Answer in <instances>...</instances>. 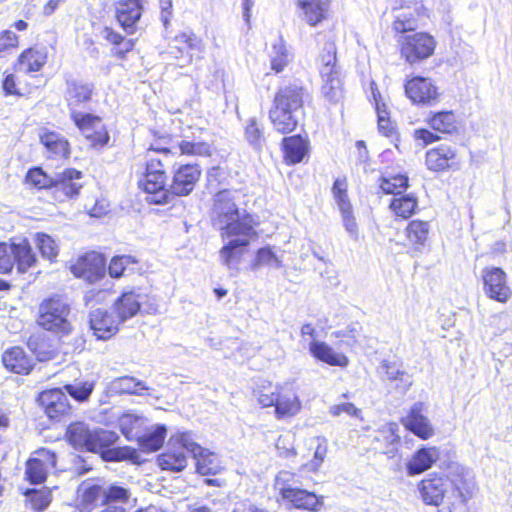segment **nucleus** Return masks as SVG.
<instances>
[{
    "instance_id": "f257e3e1",
    "label": "nucleus",
    "mask_w": 512,
    "mask_h": 512,
    "mask_svg": "<svg viewBox=\"0 0 512 512\" xmlns=\"http://www.w3.org/2000/svg\"><path fill=\"white\" fill-rule=\"evenodd\" d=\"M242 194L239 190L224 189L213 198L212 219L221 235L242 232L249 233L256 222L246 209L240 208Z\"/></svg>"
},
{
    "instance_id": "f03ea898",
    "label": "nucleus",
    "mask_w": 512,
    "mask_h": 512,
    "mask_svg": "<svg viewBox=\"0 0 512 512\" xmlns=\"http://www.w3.org/2000/svg\"><path fill=\"white\" fill-rule=\"evenodd\" d=\"M304 89L296 84L281 87L275 94L269 119L276 131L292 132L298 125V114L303 107Z\"/></svg>"
},
{
    "instance_id": "7ed1b4c3",
    "label": "nucleus",
    "mask_w": 512,
    "mask_h": 512,
    "mask_svg": "<svg viewBox=\"0 0 512 512\" xmlns=\"http://www.w3.org/2000/svg\"><path fill=\"white\" fill-rule=\"evenodd\" d=\"M70 313L69 303L60 296H53L40 304L37 323L41 328L54 333L59 338L69 336L73 331Z\"/></svg>"
},
{
    "instance_id": "20e7f679",
    "label": "nucleus",
    "mask_w": 512,
    "mask_h": 512,
    "mask_svg": "<svg viewBox=\"0 0 512 512\" xmlns=\"http://www.w3.org/2000/svg\"><path fill=\"white\" fill-rule=\"evenodd\" d=\"M139 187L147 194V202L158 205L169 202L171 189H167V176L161 160L151 158L147 162L146 173Z\"/></svg>"
},
{
    "instance_id": "39448f33",
    "label": "nucleus",
    "mask_w": 512,
    "mask_h": 512,
    "mask_svg": "<svg viewBox=\"0 0 512 512\" xmlns=\"http://www.w3.org/2000/svg\"><path fill=\"white\" fill-rule=\"evenodd\" d=\"M35 261V254L26 239L0 243V273L11 272L15 264L19 273H25Z\"/></svg>"
},
{
    "instance_id": "423d86ee",
    "label": "nucleus",
    "mask_w": 512,
    "mask_h": 512,
    "mask_svg": "<svg viewBox=\"0 0 512 512\" xmlns=\"http://www.w3.org/2000/svg\"><path fill=\"white\" fill-rule=\"evenodd\" d=\"M175 442L189 452L196 461L197 472L201 475H216L223 469L219 456L195 442L191 432L179 433Z\"/></svg>"
},
{
    "instance_id": "0eeeda50",
    "label": "nucleus",
    "mask_w": 512,
    "mask_h": 512,
    "mask_svg": "<svg viewBox=\"0 0 512 512\" xmlns=\"http://www.w3.org/2000/svg\"><path fill=\"white\" fill-rule=\"evenodd\" d=\"M221 237L227 242L219 251L220 261L231 271L232 275H235L239 272L242 258L247 252L251 240L257 237V232L254 228L246 234L238 231L234 234L221 235Z\"/></svg>"
},
{
    "instance_id": "6e6552de",
    "label": "nucleus",
    "mask_w": 512,
    "mask_h": 512,
    "mask_svg": "<svg viewBox=\"0 0 512 512\" xmlns=\"http://www.w3.org/2000/svg\"><path fill=\"white\" fill-rule=\"evenodd\" d=\"M437 42L428 33L418 32L403 36L400 41L401 57L409 64H416L431 57Z\"/></svg>"
},
{
    "instance_id": "1a4fd4ad",
    "label": "nucleus",
    "mask_w": 512,
    "mask_h": 512,
    "mask_svg": "<svg viewBox=\"0 0 512 512\" xmlns=\"http://www.w3.org/2000/svg\"><path fill=\"white\" fill-rule=\"evenodd\" d=\"M483 290L486 296L499 303H506L512 296L507 275L499 267H486L482 271Z\"/></svg>"
},
{
    "instance_id": "9d476101",
    "label": "nucleus",
    "mask_w": 512,
    "mask_h": 512,
    "mask_svg": "<svg viewBox=\"0 0 512 512\" xmlns=\"http://www.w3.org/2000/svg\"><path fill=\"white\" fill-rule=\"evenodd\" d=\"M325 62L321 68L322 95L330 102H338L343 98V83L339 69L336 67L335 54H328L323 58Z\"/></svg>"
},
{
    "instance_id": "9b49d317",
    "label": "nucleus",
    "mask_w": 512,
    "mask_h": 512,
    "mask_svg": "<svg viewBox=\"0 0 512 512\" xmlns=\"http://www.w3.org/2000/svg\"><path fill=\"white\" fill-rule=\"evenodd\" d=\"M334 200L340 210L342 223L345 230L351 238L358 240V225L353 215L352 205L347 195V181L344 178H338L334 181L332 187Z\"/></svg>"
},
{
    "instance_id": "f8f14e48",
    "label": "nucleus",
    "mask_w": 512,
    "mask_h": 512,
    "mask_svg": "<svg viewBox=\"0 0 512 512\" xmlns=\"http://www.w3.org/2000/svg\"><path fill=\"white\" fill-rule=\"evenodd\" d=\"M55 464L54 452L45 448L39 449L26 463V477L32 484H41L46 480L47 474L55 467Z\"/></svg>"
},
{
    "instance_id": "ddd939ff",
    "label": "nucleus",
    "mask_w": 512,
    "mask_h": 512,
    "mask_svg": "<svg viewBox=\"0 0 512 512\" xmlns=\"http://www.w3.org/2000/svg\"><path fill=\"white\" fill-rule=\"evenodd\" d=\"M118 440V435L109 430L95 429L91 435V441L88 447L89 452L100 453L105 461H119L125 455L119 448H111Z\"/></svg>"
},
{
    "instance_id": "4468645a",
    "label": "nucleus",
    "mask_w": 512,
    "mask_h": 512,
    "mask_svg": "<svg viewBox=\"0 0 512 512\" xmlns=\"http://www.w3.org/2000/svg\"><path fill=\"white\" fill-rule=\"evenodd\" d=\"M405 93L414 104L432 105L438 101V88L430 78L414 77L405 84Z\"/></svg>"
},
{
    "instance_id": "2eb2a0df",
    "label": "nucleus",
    "mask_w": 512,
    "mask_h": 512,
    "mask_svg": "<svg viewBox=\"0 0 512 512\" xmlns=\"http://www.w3.org/2000/svg\"><path fill=\"white\" fill-rule=\"evenodd\" d=\"M71 271L76 277L95 283L105 275V259L97 252L87 253L72 265Z\"/></svg>"
},
{
    "instance_id": "dca6fc26",
    "label": "nucleus",
    "mask_w": 512,
    "mask_h": 512,
    "mask_svg": "<svg viewBox=\"0 0 512 512\" xmlns=\"http://www.w3.org/2000/svg\"><path fill=\"white\" fill-rule=\"evenodd\" d=\"M301 409L302 402L292 387L282 385L278 388V397L274 405V415L277 420L293 418L300 413Z\"/></svg>"
},
{
    "instance_id": "f3484780",
    "label": "nucleus",
    "mask_w": 512,
    "mask_h": 512,
    "mask_svg": "<svg viewBox=\"0 0 512 512\" xmlns=\"http://www.w3.org/2000/svg\"><path fill=\"white\" fill-rule=\"evenodd\" d=\"M39 402L50 419H60L70 413L71 406L66 394L59 388L45 390L39 395Z\"/></svg>"
},
{
    "instance_id": "a211bd4d",
    "label": "nucleus",
    "mask_w": 512,
    "mask_h": 512,
    "mask_svg": "<svg viewBox=\"0 0 512 512\" xmlns=\"http://www.w3.org/2000/svg\"><path fill=\"white\" fill-rule=\"evenodd\" d=\"M200 175L201 170L198 165L186 164L178 167L174 172L170 186L171 195H189L193 191Z\"/></svg>"
},
{
    "instance_id": "6ab92c4d",
    "label": "nucleus",
    "mask_w": 512,
    "mask_h": 512,
    "mask_svg": "<svg viewBox=\"0 0 512 512\" xmlns=\"http://www.w3.org/2000/svg\"><path fill=\"white\" fill-rule=\"evenodd\" d=\"M94 86L92 83L78 79L66 81L65 100L70 113L84 107L92 98Z\"/></svg>"
},
{
    "instance_id": "aec40b11",
    "label": "nucleus",
    "mask_w": 512,
    "mask_h": 512,
    "mask_svg": "<svg viewBox=\"0 0 512 512\" xmlns=\"http://www.w3.org/2000/svg\"><path fill=\"white\" fill-rule=\"evenodd\" d=\"M146 296L139 289L123 292L115 301L113 308L121 322L134 317L140 310Z\"/></svg>"
},
{
    "instance_id": "412c9836",
    "label": "nucleus",
    "mask_w": 512,
    "mask_h": 512,
    "mask_svg": "<svg viewBox=\"0 0 512 512\" xmlns=\"http://www.w3.org/2000/svg\"><path fill=\"white\" fill-rule=\"evenodd\" d=\"M143 10V0H119L116 8V17L120 25L128 34H132Z\"/></svg>"
},
{
    "instance_id": "4be33fe9",
    "label": "nucleus",
    "mask_w": 512,
    "mask_h": 512,
    "mask_svg": "<svg viewBox=\"0 0 512 512\" xmlns=\"http://www.w3.org/2000/svg\"><path fill=\"white\" fill-rule=\"evenodd\" d=\"M424 404L415 403L409 414L403 419L404 426L422 439H428L434 434V430L428 418L423 414Z\"/></svg>"
},
{
    "instance_id": "5701e85b",
    "label": "nucleus",
    "mask_w": 512,
    "mask_h": 512,
    "mask_svg": "<svg viewBox=\"0 0 512 512\" xmlns=\"http://www.w3.org/2000/svg\"><path fill=\"white\" fill-rule=\"evenodd\" d=\"M90 327L98 339L106 340L112 337L117 331L119 318H114L107 311L102 309L93 310L90 313Z\"/></svg>"
},
{
    "instance_id": "b1692460",
    "label": "nucleus",
    "mask_w": 512,
    "mask_h": 512,
    "mask_svg": "<svg viewBox=\"0 0 512 512\" xmlns=\"http://www.w3.org/2000/svg\"><path fill=\"white\" fill-rule=\"evenodd\" d=\"M426 165L429 170L441 171L454 167L458 168L459 161L454 149L447 145H441L427 151Z\"/></svg>"
},
{
    "instance_id": "393cba45",
    "label": "nucleus",
    "mask_w": 512,
    "mask_h": 512,
    "mask_svg": "<svg viewBox=\"0 0 512 512\" xmlns=\"http://www.w3.org/2000/svg\"><path fill=\"white\" fill-rule=\"evenodd\" d=\"M81 179L82 172L71 168L65 169L54 175L53 187L65 197L73 198L78 196L82 188Z\"/></svg>"
},
{
    "instance_id": "a878e982",
    "label": "nucleus",
    "mask_w": 512,
    "mask_h": 512,
    "mask_svg": "<svg viewBox=\"0 0 512 512\" xmlns=\"http://www.w3.org/2000/svg\"><path fill=\"white\" fill-rule=\"evenodd\" d=\"M449 480L442 477L424 479L420 483V494L427 505L438 506L442 503Z\"/></svg>"
},
{
    "instance_id": "bb28decb",
    "label": "nucleus",
    "mask_w": 512,
    "mask_h": 512,
    "mask_svg": "<svg viewBox=\"0 0 512 512\" xmlns=\"http://www.w3.org/2000/svg\"><path fill=\"white\" fill-rule=\"evenodd\" d=\"M201 50V41L194 34H180L174 38L172 44L169 46V54L175 58L180 56L183 59L184 66L192 61V55L190 51Z\"/></svg>"
},
{
    "instance_id": "cd10ccee",
    "label": "nucleus",
    "mask_w": 512,
    "mask_h": 512,
    "mask_svg": "<svg viewBox=\"0 0 512 512\" xmlns=\"http://www.w3.org/2000/svg\"><path fill=\"white\" fill-rule=\"evenodd\" d=\"M400 437L398 435V425L396 423H387L376 432L375 442L378 444L375 448L382 453L393 457L397 451Z\"/></svg>"
},
{
    "instance_id": "c85d7f7f",
    "label": "nucleus",
    "mask_w": 512,
    "mask_h": 512,
    "mask_svg": "<svg viewBox=\"0 0 512 512\" xmlns=\"http://www.w3.org/2000/svg\"><path fill=\"white\" fill-rule=\"evenodd\" d=\"M406 239L409 246L421 252L429 240L430 223L423 220H412L405 229Z\"/></svg>"
},
{
    "instance_id": "c756f323",
    "label": "nucleus",
    "mask_w": 512,
    "mask_h": 512,
    "mask_svg": "<svg viewBox=\"0 0 512 512\" xmlns=\"http://www.w3.org/2000/svg\"><path fill=\"white\" fill-rule=\"evenodd\" d=\"M284 501L290 503L296 509L317 512L323 506L322 497L304 489L295 488Z\"/></svg>"
},
{
    "instance_id": "7c9ffc66",
    "label": "nucleus",
    "mask_w": 512,
    "mask_h": 512,
    "mask_svg": "<svg viewBox=\"0 0 512 512\" xmlns=\"http://www.w3.org/2000/svg\"><path fill=\"white\" fill-rule=\"evenodd\" d=\"M332 0H298V6L302 10L304 20L311 26H315L327 17Z\"/></svg>"
},
{
    "instance_id": "2f4dec72",
    "label": "nucleus",
    "mask_w": 512,
    "mask_h": 512,
    "mask_svg": "<svg viewBox=\"0 0 512 512\" xmlns=\"http://www.w3.org/2000/svg\"><path fill=\"white\" fill-rule=\"evenodd\" d=\"M309 350L316 359L331 366L346 367L349 363L347 356L335 352L332 347L322 341H312Z\"/></svg>"
},
{
    "instance_id": "473e14b6",
    "label": "nucleus",
    "mask_w": 512,
    "mask_h": 512,
    "mask_svg": "<svg viewBox=\"0 0 512 512\" xmlns=\"http://www.w3.org/2000/svg\"><path fill=\"white\" fill-rule=\"evenodd\" d=\"M439 456L436 447L419 449L407 464L409 475L421 474L428 470L439 459Z\"/></svg>"
},
{
    "instance_id": "72a5a7b5",
    "label": "nucleus",
    "mask_w": 512,
    "mask_h": 512,
    "mask_svg": "<svg viewBox=\"0 0 512 512\" xmlns=\"http://www.w3.org/2000/svg\"><path fill=\"white\" fill-rule=\"evenodd\" d=\"M2 361L8 370L17 374H28L33 366L31 359L20 347H13L5 351Z\"/></svg>"
},
{
    "instance_id": "f704fd0d",
    "label": "nucleus",
    "mask_w": 512,
    "mask_h": 512,
    "mask_svg": "<svg viewBox=\"0 0 512 512\" xmlns=\"http://www.w3.org/2000/svg\"><path fill=\"white\" fill-rule=\"evenodd\" d=\"M47 61L45 48H29L21 53L18 68L25 73L39 71Z\"/></svg>"
},
{
    "instance_id": "c9c22d12",
    "label": "nucleus",
    "mask_w": 512,
    "mask_h": 512,
    "mask_svg": "<svg viewBox=\"0 0 512 512\" xmlns=\"http://www.w3.org/2000/svg\"><path fill=\"white\" fill-rule=\"evenodd\" d=\"M39 138L47 151L52 155L66 157L69 154V143L59 133L41 128L39 130Z\"/></svg>"
},
{
    "instance_id": "e433bc0d",
    "label": "nucleus",
    "mask_w": 512,
    "mask_h": 512,
    "mask_svg": "<svg viewBox=\"0 0 512 512\" xmlns=\"http://www.w3.org/2000/svg\"><path fill=\"white\" fill-rule=\"evenodd\" d=\"M308 147V141L300 135L285 137L283 139L285 160L289 164L301 162L308 152Z\"/></svg>"
},
{
    "instance_id": "4c0bfd02",
    "label": "nucleus",
    "mask_w": 512,
    "mask_h": 512,
    "mask_svg": "<svg viewBox=\"0 0 512 512\" xmlns=\"http://www.w3.org/2000/svg\"><path fill=\"white\" fill-rule=\"evenodd\" d=\"M104 500V489L91 482L84 481L78 487V500L83 509H90L98 503L99 500Z\"/></svg>"
},
{
    "instance_id": "58836bf2",
    "label": "nucleus",
    "mask_w": 512,
    "mask_h": 512,
    "mask_svg": "<svg viewBox=\"0 0 512 512\" xmlns=\"http://www.w3.org/2000/svg\"><path fill=\"white\" fill-rule=\"evenodd\" d=\"M92 432L93 430H90L86 423L75 422L69 425L67 438L69 443L75 448L88 451Z\"/></svg>"
},
{
    "instance_id": "ea45409f",
    "label": "nucleus",
    "mask_w": 512,
    "mask_h": 512,
    "mask_svg": "<svg viewBox=\"0 0 512 512\" xmlns=\"http://www.w3.org/2000/svg\"><path fill=\"white\" fill-rule=\"evenodd\" d=\"M417 206L418 201L413 194L393 197L389 205L394 215L402 219L410 218L416 212Z\"/></svg>"
},
{
    "instance_id": "a19ab883",
    "label": "nucleus",
    "mask_w": 512,
    "mask_h": 512,
    "mask_svg": "<svg viewBox=\"0 0 512 512\" xmlns=\"http://www.w3.org/2000/svg\"><path fill=\"white\" fill-rule=\"evenodd\" d=\"M148 387L144 382L131 377V376H123L114 379L110 384V390L114 393L118 394H135L142 395L143 390H147Z\"/></svg>"
},
{
    "instance_id": "79ce46f5",
    "label": "nucleus",
    "mask_w": 512,
    "mask_h": 512,
    "mask_svg": "<svg viewBox=\"0 0 512 512\" xmlns=\"http://www.w3.org/2000/svg\"><path fill=\"white\" fill-rule=\"evenodd\" d=\"M166 434V428L163 425L156 426L151 432L146 434L139 433V446L144 452H153L161 448Z\"/></svg>"
},
{
    "instance_id": "37998d69",
    "label": "nucleus",
    "mask_w": 512,
    "mask_h": 512,
    "mask_svg": "<svg viewBox=\"0 0 512 512\" xmlns=\"http://www.w3.org/2000/svg\"><path fill=\"white\" fill-rule=\"evenodd\" d=\"M179 446L181 445L179 444ZM180 448V450H171L159 455L158 465L161 469L178 472L182 471L187 466V458L183 452L184 448Z\"/></svg>"
},
{
    "instance_id": "c03bdc74",
    "label": "nucleus",
    "mask_w": 512,
    "mask_h": 512,
    "mask_svg": "<svg viewBox=\"0 0 512 512\" xmlns=\"http://www.w3.org/2000/svg\"><path fill=\"white\" fill-rule=\"evenodd\" d=\"M429 126L441 133H453L457 129V121L452 111H441L432 114L428 119Z\"/></svg>"
},
{
    "instance_id": "a18cd8bd",
    "label": "nucleus",
    "mask_w": 512,
    "mask_h": 512,
    "mask_svg": "<svg viewBox=\"0 0 512 512\" xmlns=\"http://www.w3.org/2000/svg\"><path fill=\"white\" fill-rule=\"evenodd\" d=\"M261 267H269L272 269H280L283 267L281 258L271 247L260 248L255 255V259L251 263V269L256 271Z\"/></svg>"
},
{
    "instance_id": "49530a36",
    "label": "nucleus",
    "mask_w": 512,
    "mask_h": 512,
    "mask_svg": "<svg viewBox=\"0 0 512 512\" xmlns=\"http://www.w3.org/2000/svg\"><path fill=\"white\" fill-rule=\"evenodd\" d=\"M100 35L102 38L115 46L114 53L121 58L124 57L127 52L133 49V40L123 38L119 33L115 32L110 27H104L101 30Z\"/></svg>"
},
{
    "instance_id": "de8ad7c7",
    "label": "nucleus",
    "mask_w": 512,
    "mask_h": 512,
    "mask_svg": "<svg viewBox=\"0 0 512 512\" xmlns=\"http://www.w3.org/2000/svg\"><path fill=\"white\" fill-rule=\"evenodd\" d=\"M119 427L121 432L128 440H135L139 438L141 433V427L144 423V419L134 414H123L119 420Z\"/></svg>"
},
{
    "instance_id": "09e8293b",
    "label": "nucleus",
    "mask_w": 512,
    "mask_h": 512,
    "mask_svg": "<svg viewBox=\"0 0 512 512\" xmlns=\"http://www.w3.org/2000/svg\"><path fill=\"white\" fill-rule=\"evenodd\" d=\"M373 99L375 102V109H376L377 118H378V130L384 136H390L393 133L395 127L390 120L387 106L382 101V97H381L380 93H377V94L373 93Z\"/></svg>"
},
{
    "instance_id": "8fccbe9b",
    "label": "nucleus",
    "mask_w": 512,
    "mask_h": 512,
    "mask_svg": "<svg viewBox=\"0 0 512 512\" xmlns=\"http://www.w3.org/2000/svg\"><path fill=\"white\" fill-rule=\"evenodd\" d=\"M279 387H282V385H272L269 382L258 386L257 389L254 390V396L258 404L262 408L274 407L278 397Z\"/></svg>"
},
{
    "instance_id": "3c124183",
    "label": "nucleus",
    "mask_w": 512,
    "mask_h": 512,
    "mask_svg": "<svg viewBox=\"0 0 512 512\" xmlns=\"http://www.w3.org/2000/svg\"><path fill=\"white\" fill-rule=\"evenodd\" d=\"M408 187V177L405 175H394L382 177L380 179V188L386 194H393L394 197L403 194Z\"/></svg>"
},
{
    "instance_id": "603ef678",
    "label": "nucleus",
    "mask_w": 512,
    "mask_h": 512,
    "mask_svg": "<svg viewBox=\"0 0 512 512\" xmlns=\"http://www.w3.org/2000/svg\"><path fill=\"white\" fill-rule=\"evenodd\" d=\"M379 371H382L390 381L399 380L402 383V388L404 390H407L412 385L410 377L395 363L384 360L380 364Z\"/></svg>"
},
{
    "instance_id": "864d4df0",
    "label": "nucleus",
    "mask_w": 512,
    "mask_h": 512,
    "mask_svg": "<svg viewBox=\"0 0 512 512\" xmlns=\"http://www.w3.org/2000/svg\"><path fill=\"white\" fill-rule=\"evenodd\" d=\"M296 483L297 481L294 473L282 470L275 476L274 489L283 500L296 488L294 487Z\"/></svg>"
},
{
    "instance_id": "5fc2aeb1",
    "label": "nucleus",
    "mask_w": 512,
    "mask_h": 512,
    "mask_svg": "<svg viewBox=\"0 0 512 512\" xmlns=\"http://www.w3.org/2000/svg\"><path fill=\"white\" fill-rule=\"evenodd\" d=\"M315 444V450L313 454V459L306 463L304 467L312 472H316L321 467L324 462L327 452H328V442L325 438L317 437L311 441V445Z\"/></svg>"
},
{
    "instance_id": "6e6d98bb",
    "label": "nucleus",
    "mask_w": 512,
    "mask_h": 512,
    "mask_svg": "<svg viewBox=\"0 0 512 512\" xmlns=\"http://www.w3.org/2000/svg\"><path fill=\"white\" fill-rule=\"evenodd\" d=\"M245 138L256 150H260L265 144L263 127L255 118L249 119L245 127Z\"/></svg>"
},
{
    "instance_id": "4d7b16f0",
    "label": "nucleus",
    "mask_w": 512,
    "mask_h": 512,
    "mask_svg": "<svg viewBox=\"0 0 512 512\" xmlns=\"http://www.w3.org/2000/svg\"><path fill=\"white\" fill-rule=\"evenodd\" d=\"M35 238L42 257L53 261L58 256L59 252L56 241L50 235L40 232L35 234Z\"/></svg>"
},
{
    "instance_id": "13d9d810",
    "label": "nucleus",
    "mask_w": 512,
    "mask_h": 512,
    "mask_svg": "<svg viewBox=\"0 0 512 512\" xmlns=\"http://www.w3.org/2000/svg\"><path fill=\"white\" fill-rule=\"evenodd\" d=\"M25 180L27 184L35 188L47 189L53 187L54 176H50L41 168L36 167L28 171Z\"/></svg>"
},
{
    "instance_id": "bf43d9fd",
    "label": "nucleus",
    "mask_w": 512,
    "mask_h": 512,
    "mask_svg": "<svg viewBox=\"0 0 512 512\" xmlns=\"http://www.w3.org/2000/svg\"><path fill=\"white\" fill-rule=\"evenodd\" d=\"M130 497V491L122 486L111 485L104 489V503L106 505H115L114 503L125 504L129 501Z\"/></svg>"
},
{
    "instance_id": "052dcab7",
    "label": "nucleus",
    "mask_w": 512,
    "mask_h": 512,
    "mask_svg": "<svg viewBox=\"0 0 512 512\" xmlns=\"http://www.w3.org/2000/svg\"><path fill=\"white\" fill-rule=\"evenodd\" d=\"M179 150L183 155L189 156H209L211 155V147L205 142H191L182 140L179 144Z\"/></svg>"
},
{
    "instance_id": "680f3d73",
    "label": "nucleus",
    "mask_w": 512,
    "mask_h": 512,
    "mask_svg": "<svg viewBox=\"0 0 512 512\" xmlns=\"http://www.w3.org/2000/svg\"><path fill=\"white\" fill-rule=\"evenodd\" d=\"M64 388L75 400L83 402L90 397L94 389V383L85 381L75 384H67Z\"/></svg>"
},
{
    "instance_id": "e2e57ef3",
    "label": "nucleus",
    "mask_w": 512,
    "mask_h": 512,
    "mask_svg": "<svg viewBox=\"0 0 512 512\" xmlns=\"http://www.w3.org/2000/svg\"><path fill=\"white\" fill-rule=\"evenodd\" d=\"M289 54L282 42L273 46V52L271 55V68L276 73L283 71L286 65L289 63Z\"/></svg>"
},
{
    "instance_id": "0e129e2a",
    "label": "nucleus",
    "mask_w": 512,
    "mask_h": 512,
    "mask_svg": "<svg viewBox=\"0 0 512 512\" xmlns=\"http://www.w3.org/2000/svg\"><path fill=\"white\" fill-rule=\"evenodd\" d=\"M70 115L73 122L82 133L89 132V127H96L102 121L98 116L79 111H73Z\"/></svg>"
},
{
    "instance_id": "69168bd1",
    "label": "nucleus",
    "mask_w": 512,
    "mask_h": 512,
    "mask_svg": "<svg viewBox=\"0 0 512 512\" xmlns=\"http://www.w3.org/2000/svg\"><path fill=\"white\" fill-rule=\"evenodd\" d=\"M70 115L73 122L82 133L89 132V127H96L102 121L98 116L79 111H73Z\"/></svg>"
},
{
    "instance_id": "338daca9",
    "label": "nucleus",
    "mask_w": 512,
    "mask_h": 512,
    "mask_svg": "<svg viewBox=\"0 0 512 512\" xmlns=\"http://www.w3.org/2000/svg\"><path fill=\"white\" fill-rule=\"evenodd\" d=\"M329 413L334 417H338L343 413L347 414L348 416L356 418H360L361 416V410L355 407L353 403L349 402L331 406L329 409Z\"/></svg>"
},
{
    "instance_id": "774afa93",
    "label": "nucleus",
    "mask_w": 512,
    "mask_h": 512,
    "mask_svg": "<svg viewBox=\"0 0 512 512\" xmlns=\"http://www.w3.org/2000/svg\"><path fill=\"white\" fill-rule=\"evenodd\" d=\"M278 455L283 458H292L297 455L296 449L289 441L288 436L281 435L276 441Z\"/></svg>"
}]
</instances>
